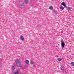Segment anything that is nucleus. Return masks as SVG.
I'll list each match as a JSON object with an SVG mask.
<instances>
[{
    "label": "nucleus",
    "mask_w": 74,
    "mask_h": 74,
    "mask_svg": "<svg viewBox=\"0 0 74 74\" xmlns=\"http://www.w3.org/2000/svg\"><path fill=\"white\" fill-rule=\"evenodd\" d=\"M23 6H24V4H23V2H20L18 4L17 7H18V8H22Z\"/></svg>",
    "instance_id": "f257e3e1"
},
{
    "label": "nucleus",
    "mask_w": 74,
    "mask_h": 74,
    "mask_svg": "<svg viewBox=\"0 0 74 74\" xmlns=\"http://www.w3.org/2000/svg\"><path fill=\"white\" fill-rule=\"evenodd\" d=\"M16 65L18 67H21V62L20 61L18 60H16Z\"/></svg>",
    "instance_id": "f03ea898"
},
{
    "label": "nucleus",
    "mask_w": 74,
    "mask_h": 74,
    "mask_svg": "<svg viewBox=\"0 0 74 74\" xmlns=\"http://www.w3.org/2000/svg\"><path fill=\"white\" fill-rule=\"evenodd\" d=\"M61 46L62 47V48H64V47H65V44L64 43V41L63 40L61 41Z\"/></svg>",
    "instance_id": "7ed1b4c3"
},
{
    "label": "nucleus",
    "mask_w": 74,
    "mask_h": 74,
    "mask_svg": "<svg viewBox=\"0 0 74 74\" xmlns=\"http://www.w3.org/2000/svg\"><path fill=\"white\" fill-rule=\"evenodd\" d=\"M20 39L22 41H24V38L23 36H20Z\"/></svg>",
    "instance_id": "20e7f679"
},
{
    "label": "nucleus",
    "mask_w": 74,
    "mask_h": 74,
    "mask_svg": "<svg viewBox=\"0 0 74 74\" xmlns=\"http://www.w3.org/2000/svg\"><path fill=\"white\" fill-rule=\"evenodd\" d=\"M61 5H63V6H64L65 7H66V3L64 2H62V3H61Z\"/></svg>",
    "instance_id": "39448f33"
},
{
    "label": "nucleus",
    "mask_w": 74,
    "mask_h": 74,
    "mask_svg": "<svg viewBox=\"0 0 74 74\" xmlns=\"http://www.w3.org/2000/svg\"><path fill=\"white\" fill-rule=\"evenodd\" d=\"M25 3V4H27L28 3V1H29V0H24Z\"/></svg>",
    "instance_id": "423d86ee"
},
{
    "label": "nucleus",
    "mask_w": 74,
    "mask_h": 74,
    "mask_svg": "<svg viewBox=\"0 0 74 74\" xmlns=\"http://www.w3.org/2000/svg\"><path fill=\"white\" fill-rule=\"evenodd\" d=\"M61 70H63V71L64 70V66H63L62 65L61 66Z\"/></svg>",
    "instance_id": "0eeeda50"
},
{
    "label": "nucleus",
    "mask_w": 74,
    "mask_h": 74,
    "mask_svg": "<svg viewBox=\"0 0 74 74\" xmlns=\"http://www.w3.org/2000/svg\"><path fill=\"white\" fill-rule=\"evenodd\" d=\"M57 60H58V61H59L60 62V61H62V58H59L57 59Z\"/></svg>",
    "instance_id": "6e6552de"
},
{
    "label": "nucleus",
    "mask_w": 74,
    "mask_h": 74,
    "mask_svg": "<svg viewBox=\"0 0 74 74\" xmlns=\"http://www.w3.org/2000/svg\"><path fill=\"white\" fill-rule=\"evenodd\" d=\"M29 61L28 60H26L25 61V63L26 64H29Z\"/></svg>",
    "instance_id": "1a4fd4ad"
},
{
    "label": "nucleus",
    "mask_w": 74,
    "mask_h": 74,
    "mask_svg": "<svg viewBox=\"0 0 74 74\" xmlns=\"http://www.w3.org/2000/svg\"><path fill=\"white\" fill-rule=\"evenodd\" d=\"M68 10L69 11H70V10H71V8H70V7H68Z\"/></svg>",
    "instance_id": "9d476101"
},
{
    "label": "nucleus",
    "mask_w": 74,
    "mask_h": 74,
    "mask_svg": "<svg viewBox=\"0 0 74 74\" xmlns=\"http://www.w3.org/2000/svg\"><path fill=\"white\" fill-rule=\"evenodd\" d=\"M15 69V67L14 66H12V70H14Z\"/></svg>",
    "instance_id": "9b49d317"
},
{
    "label": "nucleus",
    "mask_w": 74,
    "mask_h": 74,
    "mask_svg": "<svg viewBox=\"0 0 74 74\" xmlns=\"http://www.w3.org/2000/svg\"><path fill=\"white\" fill-rule=\"evenodd\" d=\"M60 8L61 10H64V7L63 6H60Z\"/></svg>",
    "instance_id": "f8f14e48"
},
{
    "label": "nucleus",
    "mask_w": 74,
    "mask_h": 74,
    "mask_svg": "<svg viewBox=\"0 0 74 74\" xmlns=\"http://www.w3.org/2000/svg\"><path fill=\"white\" fill-rule=\"evenodd\" d=\"M30 63L32 64H34V62H33L32 61H31V62H30Z\"/></svg>",
    "instance_id": "ddd939ff"
},
{
    "label": "nucleus",
    "mask_w": 74,
    "mask_h": 74,
    "mask_svg": "<svg viewBox=\"0 0 74 74\" xmlns=\"http://www.w3.org/2000/svg\"><path fill=\"white\" fill-rule=\"evenodd\" d=\"M14 74H18V71H17L14 73Z\"/></svg>",
    "instance_id": "4468645a"
},
{
    "label": "nucleus",
    "mask_w": 74,
    "mask_h": 74,
    "mask_svg": "<svg viewBox=\"0 0 74 74\" xmlns=\"http://www.w3.org/2000/svg\"><path fill=\"white\" fill-rule=\"evenodd\" d=\"M49 9H50V10H52V9H53V8L52 7V6H51L49 8Z\"/></svg>",
    "instance_id": "2eb2a0df"
},
{
    "label": "nucleus",
    "mask_w": 74,
    "mask_h": 74,
    "mask_svg": "<svg viewBox=\"0 0 74 74\" xmlns=\"http://www.w3.org/2000/svg\"><path fill=\"white\" fill-rule=\"evenodd\" d=\"M71 65L73 66H74V62H72V63L71 64Z\"/></svg>",
    "instance_id": "dca6fc26"
}]
</instances>
